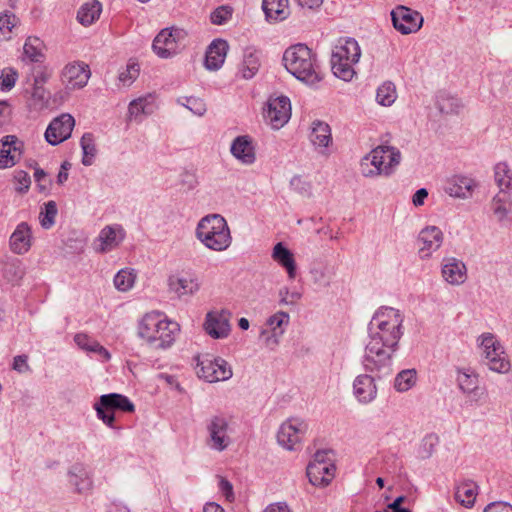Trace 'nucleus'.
Instances as JSON below:
<instances>
[{"label": "nucleus", "mask_w": 512, "mask_h": 512, "mask_svg": "<svg viewBox=\"0 0 512 512\" xmlns=\"http://www.w3.org/2000/svg\"><path fill=\"white\" fill-rule=\"evenodd\" d=\"M101 11V3L97 0H93L80 7L77 12V19L82 25L90 26L100 17Z\"/></svg>", "instance_id": "c9c22d12"}, {"label": "nucleus", "mask_w": 512, "mask_h": 512, "mask_svg": "<svg viewBox=\"0 0 512 512\" xmlns=\"http://www.w3.org/2000/svg\"><path fill=\"white\" fill-rule=\"evenodd\" d=\"M495 181L501 193L512 189V170L506 163H498L495 166Z\"/></svg>", "instance_id": "c03bdc74"}, {"label": "nucleus", "mask_w": 512, "mask_h": 512, "mask_svg": "<svg viewBox=\"0 0 512 512\" xmlns=\"http://www.w3.org/2000/svg\"><path fill=\"white\" fill-rule=\"evenodd\" d=\"M505 201V195L501 196L498 194L493 198L491 203V209L499 221L504 220L508 215V209L505 206Z\"/></svg>", "instance_id": "13d9d810"}, {"label": "nucleus", "mask_w": 512, "mask_h": 512, "mask_svg": "<svg viewBox=\"0 0 512 512\" xmlns=\"http://www.w3.org/2000/svg\"><path fill=\"white\" fill-rule=\"evenodd\" d=\"M126 232L119 224L106 225L94 240L96 252L107 253L116 249L125 239Z\"/></svg>", "instance_id": "f3484780"}, {"label": "nucleus", "mask_w": 512, "mask_h": 512, "mask_svg": "<svg viewBox=\"0 0 512 512\" xmlns=\"http://www.w3.org/2000/svg\"><path fill=\"white\" fill-rule=\"evenodd\" d=\"M479 341L485 364L489 369L497 373H507L510 370V362L496 337L491 333H484L479 337Z\"/></svg>", "instance_id": "6e6552de"}, {"label": "nucleus", "mask_w": 512, "mask_h": 512, "mask_svg": "<svg viewBox=\"0 0 512 512\" xmlns=\"http://www.w3.org/2000/svg\"><path fill=\"white\" fill-rule=\"evenodd\" d=\"M357 62L350 61H336L334 56H331V69L333 74L344 81H350L355 75L354 65Z\"/></svg>", "instance_id": "37998d69"}, {"label": "nucleus", "mask_w": 512, "mask_h": 512, "mask_svg": "<svg viewBox=\"0 0 512 512\" xmlns=\"http://www.w3.org/2000/svg\"><path fill=\"white\" fill-rule=\"evenodd\" d=\"M14 179L18 183V186L16 187V190L18 192L24 193L28 191L31 180L30 176L27 172L23 170H17L14 172Z\"/></svg>", "instance_id": "052dcab7"}, {"label": "nucleus", "mask_w": 512, "mask_h": 512, "mask_svg": "<svg viewBox=\"0 0 512 512\" xmlns=\"http://www.w3.org/2000/svg\"><path fill=\"white\" fill-rule=\"evenodd\" d=\"M230 316L227 310L208 312L204 323L206 333L214 339L226 338L231 330Z\"/></svg>", "instance_id": "a211bd4d"}, {"label": "nucleus", "mask_w": 512, "mask_h": 512, "mask_svg": "<svg viewBox=\"0 0 512 512\" xmlns=\"http://www.w3.org/2000/svg\"><path fill=\"white\" fill-rule=\"evenodd\" d=\"M397 98L396 88L392 82H384L378 87L376 93V101L383 106L392 105Z\"/></svg>", "instance_id": "de8ad7c7"}, {"label": "nucleus", "mask_w": 512, "mask_h": 512, "mask_svg": "<svg viewBox=\"0 0 512 512\" xmlns=\"http://www.w3.org/2000/svg\"><path fill=\"white\" fill-rule=\"evenodd\" d=\"M31 95H32V98L35 101L44 103V102L47 101L49 93L44 88V86L33 84L32 94Z\"/></svg>", "instance_id": "774afa93"}, {"label": "nucleus", "mask_w": 512, "mask_h": 512, "mask_svg": "<svg viewBox=\"0 0 512 512\" xmlns=\"http://www.w3.org/2000/svg\"><path fill=\"white\" fill-rule=\"evenodd\" d=\"M334 464H308L307 476L314 486H327L335 476Z\"/></svg>", "instance_id": "7c9ffc66"}, {"label": "nucleus", "mask_w": 512, "mask_h": 512, "mask_svg": "<svg viewBox=\"0 0 512 512\" xmlns=\"http://www.w3.org/2000/svg\"><path fill=\"white\" fill-rule=\"evenodd\" d=\"M401 161L400 151L391 146H378L365 155L360 162V171L364 177L390 175Z\"/></svg>", "instance_id": "39448f33"}, {"label": "nucleus", "mask_w": 512, "mask_h": 512, "mask_svg": "<svg viewBox=\"0 0 512 512\" xmlns=\"http://www.w3.org/2000/svg\"><path fill=\"white\" fill-rule=\"evenodd\" d=\"M57 212V205L54 201L44 204V208L40 212V223L43 228L49 229L54 225Z\"/></svg>", "instance_id": "3c124183"}, {"label": "nucleus", "mask_w": 512, "mask_h": 512, "mask_svg": "<svg viewBox=\"0 0 512 512\" xmlns=\"http://www.w3.org/2000/svg\"><path fill=\"white\" fill-rule=\"evenodd\" d=\"M187 32L182 28H165L154 38L153 51L163 59L176 55L184 46Z\"/></svg>", "instance_id": "0eeeda50"}, {"label": "nucleus", "mask_w": 512, "mask_h": 512, "mask_svg": "<svg viewBox=\"0 0 512 512\" xmlns=\"http://www.w3.org/2000/svg\"><path fill=\"white\" fill-rule=\"evenodd\" d=\"M310 141L322 155L328 156V148L332 143L330 126L323 121L315 120L311 124Z\"/></svg>", "instance_id": "5701e85b"}, {"label": "nucleus", "mask_w": 512, "mask_h": 512, "mask_svg": "<svg viewBox=\"0 0 512 512\" xmlns=\"http://www.w3.org/2000/svg\"><path fill=\"white\" fill-rule=\"evenodd\" d=\"M197 375L210 383L225 381L232 377V369L224 359L206 355L198 360Z\"/></svg>", "instance_id": "9b49d317"}, {"label": "nucleus", "mask_w": 512, "mask_h": 512, "mask_svg": "<svg viewBox=\"0 0 512 512\" xmlns=\"http://www.w3.org/2000/svg\"><path fill=\"white\" fill-rule=\"evenodd\" d=\"M313 275V281L315 284H317L320 287H328L331 283V277L328 275L326 270L323 269H315L312 272Z\"/></svg>", "instance_id": "680f3d73"}, {"label": "nucleus", "mask_w": 512, "mask_h": 512, "mask_svg": "<svg viewBox=\"0 0 512 512\" xmlns=\"http://www.w3.org/2000/svg\"><path fill=\"white\" fill-rule=\"evenodd\" d=\"M52 72L47 67H42L36 71L34 75V83L35 85L44 86L45 83L51 78Z\"/></svg>", "instance_id": "69168bd1"}, {"label": "nucleus", "mask_w": 512, "mask_h": 512, "mask_svg": "<svg viewBox=\"0 0 512 512\" xmlns=\"http://www.w3.org/2000/svg\"><path fill=\"white\" fill-rule=\"evenodd\" d=\"M477 494V484L474 481L466 480L457 485L455 499L466 508H471L475 503Z\"/></svg>", "instance_id": "72a5a7b5"}, {"label": "nucleus", "mask_w": 512, "mask_h": 512, "mask_svg": "<svg viewBox=\"0 0 512 512\" xmlns=\"http://www.w3.org/2000/svg\"><path fill=\"white\" fill-rule=\"evenodd\" d=\"M416 383V371L414 369L402 370L394 380V388L398 392H406Z\"/></svg>", "instance_id": "49530a36"}, {"label": "nucleus", "mask_w": 512, "mask_h": 512, "mask_svg": "<svg viewBox=\"0 0 512 512\" xmlns=\"http://www.w3.org/2000/svg\"><path fill=\"white\" fill-rule=\"evenodd\" d=\"M353 393L362 404L372 402L377 396L374 377L368 374L358 375L353 382Z\"/></svg>", "instance_id": "cd10ccee"}, {"label": "nucleus", "mask_w": 512, "mask_h": 512, "mask_svg": "<svg viewBox=\"0 0 512 512\" xmlns=\"http://www.w3.org/2000/svg\"><path fill=\"white\" fill-rule=\"evenodd\" d=\"M139 75V65L136 63H130L127 67L119 73V81L125 85H131Z\"/></svg>", "instance_id": "6e6d98bb"}, {"label": "nucleus", "mask_w": 512, "mask_h": 512, "mask_svg": "<svg viewBox=\"0 0 512 512\" xmlns=\"http://www.w3.org/2000/svg\"><path fill=\"white\" fill-rule=\"evenodd\" d=\"M180 326L177 322L168 320L157 311L145 314L138 326L139 336L154 348H167L172 345Z\"/></svg>", "instance_id": "7ed1b4c3"}, {"label": "nucleus", "mask_w": 512, "mask_h": 512, "mask_svg": "<svg viewBox=\"0 0 512 512\" xmlns=\"http://www.w3.org/2000/svg\"><path fill=\"white\" fill-rule=\"evenodd\" d=\"M196 238L208 249L222 252L232 243V236L225 218L219 214L207 215L198 222Z\"/></svg>", "instance_id": "20e7f679"}, {"label": "nucleus", "mask_w": 512, "mask_h": 512, "mask_svg": "<svg viewBox=\"0 0 512 512\" xmlns=\"http://www.w3.org/2000/svg\"><path fill=\"white\" fill-rule=\"evenodd\" d=\"M391 20L393 27L403 35L416 33L424 22L420 12L404 5H397L391 11Z\"/></svg>", "instance_id": "f8f14e48"}, {"label": "nucleus", "mask_w": 512, "mask_h": 512, "mask_svg": "<svg viewBox=\"0 0 512 512\" xmlns=\"http://www.w3.org/2000/svg\"><path fill=\"white\" fill-rule=\"evenodd\" d=\"M44 43L36 36L26 38L23 46V54L30 62H42L45 58L43 53Z\"/></svg>", "instance_id": "f704fd0d"}, {"label": "nucleus", "mask_w": 512, "mask_h": 512, "mask_svg": "<svg viewBox=\"0 0 512 512\" xmlns=\"http://www.w3.org/2000/svg\"><path fill=\"white\" fill-rule=\"evenodd\" d=\"M232 17V8L220 6L210 14V20L215 25H223Z\"/></svg>", "instance_id": "4d7b16f0"}, {"label": "nucleus", "mask_w": 512, "mask_h": 512, "mask_svg": "<svg viewBox=\"0 0 512 512\" xmlns=\"http://www.w3.org/2000/svg\"><path fill=\"white\" fill-rule=\"evenodd\" d=\"M442 277L451 285H460L467 278V268L464 262L455 257H445L442 261Z\"/></svg>", "instance_id": "b1692460"}, {"label": "nucleus", "mask_w": 512, "mask_h": 512, "mask_svg": "<svg viewBox=\"0 0 512 512\" xmlns=\"http://www.w3.org/2000/svg\"><path fill=\"white\" fill-rule=\"evenodd\" d=\"M68 482L74 491L80 494L91 491L93 480L91 471L82 463L73 464L67 473Z\"/></svg>", "instance_id": "412c9836"}, {"label": "nucleus", "mask_w": 512, "mask_h": 512, "mask_svg": "<svg viewBox=\"0 0 512 512\" xmlns=\"http://www.w3.org/2000/svg\"><path fill=\"white\" fill-rule=\"evenodd\" d=\"M156 95L147 93L140 96L129 103L128 116L131 119L138 120L142 115H151L155 110Z\"/></svg>", "instance_id": "2f4dec72"}, {"label": "nucleus", "mask_w": 512, "mask_h": 512, "mask_svg": "<svg viewBox=\"0 0 512 512\" xmlns=\"http://www.w3.org/2000/svg\"><path fill=\"white\" fill-rule=\"evenodd\" d=\"M169 287L179 297L192 296L200 290L201 281L195 273L188 272L180 276L170 277Z\"/></svg>", "instance_id": "4be33fe9"}, {"label": "nucleus", "mask_w": 512, "mask_h": 512, "mask_svg": "<svg viewBox=\"0 0 512 512\" xmlns=\"http://www.w3.org/2000/svg\"><path fill=\"white\" fill-rule=\"evenodd\" d=\"M136 275L133 270L122 269L114 277V285L117 290L126 292L130 290L135 282Z\"/></svg>", "instance_id": "09e8293b"}, {"label": "nucleus", "mask_w": 512, "mask_h": 512, "mask_svg": "<svg viewBox=\"0 0 512 512\" xmlns=\"http://www.w3.org/2000/svg\"><path fill=\"white\" fill-rule=\"evenodd\" d=\"M332 56L336 61L358 62L361 56V49L358 42L353 38H341L334 47Z\"/></svg>", "instance_id": "c756f323"}, {"label": "nucleus", "mask_w": 512, "mask_h": 512, "mask_svg": "<svg viewBox=\"0 0 512 512\" xmlns=\"http://www.w3.org/2000/svg\"><path fill=\"white\" fill-rule=\"evenodd\" d=\"M291 117V103L287 96H271L266 108L264 118L273 129L282 128Z\"/></svg>", "instance_id": "ddd939ff"}, {"label": "nucleus", "mask_w": 512, "mask_h": 512, "mask_svg": "<svg viewBox=\"0 0 512 512\" xmlns=\"http://www.w3.org/2000/svg\"><path fill=\"white\" fill-rule=\"evenodd\" d=\"M228 43L223 39H215L208 46L205 56V66L208 70H218L222 67L228 51Z\"/></svg>", "instance_id": "c85d7f7f"}, {"label": "nucleus", "mask_w": 512, "mask_h": 512, "mask_svg": "<svg viewBox=\"0 0 512 512\" xmlns=\"http://www.w3.org/2000/svg\"><path fill=\"white\" fill-rule=\"evenodd\" d=\"M290 316L287 312L279 311L271 315L262 327L259 338L270 350H274L280 343V339L286 331Z\"/></svg>", "instance_id": "9d476101"}, {"label": "nucleus", "mask_w": 512, "mask_h": 512, "mask_svg": "<svg viewBox=\"0 0 512 512\" xmlns=\"http://www.w3.org/2000/svg\"><path fill=\"white\" fill-rule=\"evenodd\" d=\"M280 305H296L301 299L302 294L299 291H290L288 287H282L278 292Z\"/></svg>", "instance_id": "864d4df0"}, {"label": "nucleus", "mask_w": 512, "mask_h": 512, "mask_svg": "<svg viewBox=\"0 0 512 512\" xmlns=\"http://www.w3.org/2000/svg\"><path fill=\"white\" fill-rule=\"evenodd\" d=\"M23 142L15 135H6L0 140V169L13 167L23 154Z\"/></svg>", "instance_id": "6ab92c4d"}, {"label": "nucleus", "mask_w": 512, "mask_h": 512, "mask_svg": "<svg viewBox=\"0 0 512 512\" xmlns=\"http://www.w3.org/2000/svg\"><path fill=\"white\" fill-rule=\"evenodd\" d=\"M90 77V67L83 61L69 62L60 72V81L67 90L81 89L85 87Z\"/></svg>", "instance_id": "4468645a"}, {"label": "nucleus", "mask_w": 512, "mask_h": 512, "mask_svg": "<svg viewBox=\"0 0 512 512\" xmlns=\"http://www.w3.org/2000/svg\"><path fill=\"white\" fill-rule=\"evenodd\" d=\"M272 258L284 267L290 279L296 276V263L292 252L283 243H277L273 248Z\"/></svg>", "instance_id": "473e14b6"}, {"label": "nucleus", "mask_w": 512, "mask_h": 512, "mask_svg": "<svg viewBox=\"0 0 512 512\" xmlns=\"http://www.w3.org/2000/svg\"><path fill=\"white\" fill-rule=\"evenodd\" d=\"M10 249L15 254H25L32 245L31 227L26 222L19 223L9 240Z\"/></svg>", "instance_id": "bb28decb"}, {"label": "nucleus", "mask_w": 512, "mask_h": 512, "mask_svg": "<svg viewBox=\"0 0 512 512\" xmlns=\"http://www.w3.org/2000/svg\"><path fill=\"white\" fill-rule=\"evenodd\" d=\"M475 187L476 183L472 178L454 175L446 181L444 191L451 197L467 199L472 196Z\"/></svg>", "instance_id": "393cba45"}, {"label": "nucleus", "mask_w": 512, "mask_h": 512, "mask_svg": "<svg viewBox=\"0 0 512 512\" xmlns=\"http://www.w3.org/2000/svg\"><path fill=\"white\" fill-rule=\"evenodd\" d=\"M283 63L288 72L307 85L313 86L322 80L316 54L305 44L298 43L287 48Z\"/></svg>", "instance_id": "f03ea898"}, {"label": "nucleus", "mask_w": 512, "mask_h": 512, "mask_svg": "<svg viewBox=\"0 0 512 512\" xmlns=\"http://www.w3.org/2000/svg\"><path fill=\"white\" fill-rule=\"evenodd\" d=\"M418 242L420 258L428 259L441 247L443 243V233L437 226H427L420 231Z\"/></svg>", "instance_id": "aec40b11"}, {"label": "nucleus", "mask_w": 512, "mask_h": 512, "mask_svg": "<svg viewBox=\"0 0 512 512\" xmlns=\"http://www.w3.org/2000/svg\"><path fill=\"white\" fill-rule=\"evenodd\" d=\"M76 345L87 352L97 353L102 356L105 360L110 358L109 352L100 345L96 340L90 338L88 335L78 333L74 337Z\"/></svg>", "instance_id": "58836bf2"}, {"label": "nucleus", "mask_w": 512, "mask_h": 512, "mask_svg": "<svg viewBox=\"0 0 512 512\" xmlns=\"http://www.w3.org/2000/svg\"><path fill=\"white\" fill-rule=\"evenodd\" d=\"M439 438L436 434L431 433L426 435L420 446L419 454L422 458H429L434 452V448L438 445Z\"/></svg>", "instance_id": "603ef678"}, {"label": "nucleus", "mask_w": 512, "mask_h": 512, "mask_svg": "<svg viewBox=\"0 0 512 512\" xmlns=\"http://www.w3.org/2000/svg\"><path fill=\"white\" fill-rule=\"evenodd\" d=\"M80 146L82 149L83 157L82 164L84 166H91L94 162V158L97 154L94 136L91 133L83 134Z\"/></svg>", "instance_id": "79ce46f5"}, {"label": "nucleus", "mask_w": 512, "mask_h": 512, "mask_svg": "<svg viewBox=\"0 0 512 512\" xmlns=\"http://www.w3.org/2000/svg\"><path fill=\"white\" fill-rule=\"evenodd\" d=\"M207 446L217 452L224 451L231 443L229 422L223 415H213L206 423Z\"/></svg>", "instance_id": "1a4fd4ad"}, {"label": "nucleus", "mask_w": 512, "mask_h": 512, "mask_svg": "<svg viewBox=\"0 0 512 512\" xmlns=\"http://www.w3.org/2000/svg\"><path fill=\"white\" fill-rule=\"evenodd\" d=\"M307 430V424L298 418H291L284 422L277 433L278 443L287 450H293L300 443Z\"/></svg>", "instance_id": "dca6fc26"}, {"label": "nucleus", "mask_w": 512, "mask_h": 512, "mask_svg": "<svg viewBox=\"0 0 512 512\" xmlns=\"http://www.w3.org/2000/svg\"><path fill=\"white\" fill-rule=\"evenodd\" d=\"M20 24V19L11 11L0 12V42L12 39L13 30Z\"/></svg>", "instance_id": "4c0bfd02"}, {"label": "nucleus", "mask_w": 512, "mask_h": 512, "mask_svg": "<svg viewBox=\"0 0 512 512\" xmlns=\"http://www.w3.org/2000/svg\"><path fill=\"white\" fill-rule=\"evenodd\" d=\"M177 104L187 108L189 111H191L192 114L196 116H203L207 111L204 101L196 97H179L177 99Z\"/></svg>", "instance_id": "8fccbe9b"}, {"label": "nucleus", "mask_w": 512, "mask_h": 512, "mask_svg": "<svg viewBox=\"0 0 512 512\" xmlns=\"http://www.w3.org/2000/svg\"><path fill=\"white\" fill-rule=\"evenodd\" d=\"M98 419L110 428H114L115 411L133 412L135 410L134 404L128 397L118 394L110 393L100 396L99 400L93 405Z\"/></svg>", "instance_id": "423d86ee"}, {"label": "nucleus", "mask_w": 512, "mask_h": 512, "mask_svg": "<svg viewBox=\"0 0 512 512\" xmlns=\"http://www.w3.org/2000/svg\"><path fill=\"white\" fill-rule=\"evenodd\" d=\"M331 454L330 450H318L309 464H334Z\"/></svg>", "instance_id": "0e129e2a"}, {"label": "nucleus", "mask_w": 512, "mask_h": 512, "mask_svg": "<svg viewBox=\"0 0 512 512\" xmlns=\"http://www.w3.org/2000/svg\"><path fill=\"white\" fill-rule=\"evenodd\" d=\"M260 67V60L258 53L255 51L247 50L244 54L240 74L244 79H251L257 73Z\"/></svg>", "instance_id": "a19ab883"}, {"label": "nucleus", "mask_w": 512, "mask_h": 512, "mask_svg": "<svg viewBox=\"0 0 512 512\" xmlns=\"http://www.w3.org/2000/svg\"><path fill=\"white\" fill-rule=\"evenodd\" d=\"M437 107L442 113H458L461 104L458 98L446 93L440 92L437 96Z\"/></svg>", "instance_id": "a18cd8bd"}, {"label": "nucleus", "mask_w": 512, "mask_h": 512, "mask_svg": "<svg viewBox=\"0 0 512 512\" xmlns=\"http://www.w3.org/2000/svg\"><path fill=\"white\" fill-rule=\"evenodd\" d=\"M74 126L73 116L63 113L49 123L45 131V139L50 145L56 146L71 136Z\"/></svg>", "instance_id": "2eb2a0df"}, {"label": "nucleus", "mask_w": 512, "mask_h": 512, "mask_svg": "<svg viewBox=\"0 0 512 512\" xmlns=\"http://www.w3.org/2000/svg\"><path fill=\"white\" fill-rule=\"evenodd\" d=\"M231 154L242 164L251 165L256 160L255 147L248 135L237 136L230 147Z\"/></svg>", "instance_id": "a878e982"}, {"label": "nucleus", "mask_w": 512, "mask_h": 512, "mask_svg": "<svg viewBox=\"0 0 512 512\" xmlns=\"http://www.w3.org/2000/svg\"><path fill=\"white\" fill-rule=\"evenodd\" d=\"M456 381L458 388L464 394L472 392L479 385L478 374L470 369H458Z\"/></svg>", "instance_id": "ea45409f"}, {"label": "nucleus", "mask_w": 512, "mask_h": 512, "mask_svg": "<svg viewBox=\"0 0 512 512\" xmlns=\"http://www.w3.org/2000/svg\"><path fill=\"white\" fill-rule=\"evenodd\" d=\"M180 183L187 190H192L198 185V180L195 173L185 171L180 175Z\"/></svg>", "instance_id": "e2e57ef3"}, {"label": "nucleus", "mask_w": 512, "mask_h": 512, "mask_svg": "<svg viewBox=\"0 0 512 512\" xmlns=\"http://www.w3.org/2000/svg\"><path fill=\"white\" fill-rule=\"evenodd\" d=\"M404 316L393 307L382 306L368 323V340L362 356L365 371L381 379L393 372V360L404 334Z\"/></svg>", "instance_id": "f257e3e1"}, {"label": "nucleus", "mask_w": 512, "mask_h": 512, "mask_svg": "<svg viewBox=\"0 0 512 512\" xmlns=\"http://www.w3.org/2000/svg\"><path fill=\"white\" fill-rule=\"evenodd\" d=\"M18 73L13 68L4 69L0 75V90L10 91L16 83Z\"/></svg>", "instance_id": "5fc2aeb1"}, {"label": "nucleus", "mask_w": 512, "mask_h": 512, "mask_svg": "<svg viewBox=\"0 0 512 512\" xmlns=\"http://www.w3.org/2000/svg\"><path fill=\"white\" fill-rule=\"evenodd\" d=\"M262 8L268 19L282 20L288 15V0H263Z\"/></svg>", "instance_id": "e433bc0d"}, {"label": "nucleus", "mask_w": 512, "mask_h": 512, "mask_svg": "<svg viewBox=\"0 0 512 512\" xmlns=\"http://www.w3.org/2000/svg\"><path fill=\"white\" fill-rule=\"evenodd\" d=\"M484 512H512V505L506 502H492L486 506Z\"/></svg>", "instance_id": "338daca9"}, {"label": "nucleus", "mask_w": 512, "mask_h": 512, "mask_svg": "<svg viewBox=\"0 0 512 512\" xmlns=\"http://www.w3.org/2000/svg\"><path fill=\"white\" fill-rule=\"evenodd\" d=\"M290 187L297 193L309 196L311 193V186L308 182L304 181L301 176L295 175L290 180Z\"/></svg>", "instance_id": "bf43d9fd"}]
</instances>
